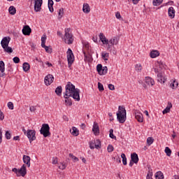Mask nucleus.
<instances>
[{"mask_svg": "<svg viewBox=\"0 0 179 179\" xmlns=\"http://www.w3.org/2000/svg\"><path fill=\"white\" fill-rule=\"evenodd\" d=\"M155 178L156 179H164V176L163 175V173H162V171H158L155 174Z\"/></svg>", "mask_w": 179, "mask_h": 179, "instance_id": "nucleus-31", "label": "nucleus"}, {"mask_svg": "<svg viewBox=\"0 0 179 179\" xmlns=\"http://www.w3.org/2000/svg\"><path fill=\"white\" fill-rule=\"evenodd\" d=\"M113 47H114V45H113L111 43L107 44V50H111V48H113Z\"/></svg>", "mask_w": 179, "mask_h": 179, "instance_id": "nucleus-60", "label": "nucleus"}, {"mask_svg": "<svg viewBox=\"0 0 179 179\" xmlns=\"http://www.w3.org/2000/svg\"><path fill=\"white\" fill-rule=\"evenodd\" d=\"M59 169L60 170H65V169H66V166L65 165V164H62L59 166Z\"/></svg>", "mask_w": 179, "mask_h": 179, "instance_id": "nucleus-58", "label": "nucleus"}, {"mask_svg": "<svg viewBox=\"0 0 179 179\" xmlns=\"http://www.w3.org/2000/svg\"><path fill=\"white\" fill-rule=\"evenodd\" d=\"M108 71V68H107V66H103L102 68L101 73L99 75H106Z\"/></svg>", "mask_w": 179, "mask_h": 179, "instance_id": "nucleus-38", "label": "nucleus"}, {"mask_svg": "<svg viewBox=\"0 0 179 179\" xmlns=\"http://www.w3.org/2000/svg\"><path fill=\"white\" fill-rule=\"evenodd\" d=\"M110 57V53L102 52H101V58L103 61H108V58Z\"/></svg>", "mask_w": 179, "mask_h": 179, "instance_id": "nucleus-25", "label": "nucleus"}, {"mask_svg": "<svg viewBox=\"0 0 179 179\" xmlns=\"http://www.w3.org/2000/svg\"><path fill=\"white\" fill-rule=\"evenodd\" d=\"M0 78H3L6 73H5V62L0 61Z\"/></svg>", "mask_w": 179, "mask_h": 179, "instance_id": "nucleus-14", "label": "nucleus"}, {"mask_svg": "<svg viewBox=\"0 0 179 179\" xmlns=\"http://www.w3.org/2000/svg\"><path fill=\"white\" fill-rule=\"evenodd\" d=\"M99 40L105 45H107V44L109 43L108 39H107V38L106 37V36H104V34L103 33L99 34Z\"/></svg>", "mask_w": 179, "mask_h": 179, "instance_id": "nucleus-15", "label": "nucleus"}, {"mask_svg": "<svg viewBox=\"0 0 179 179\" xmlns=\"http://www.w3.org/2000/svg\"><path fill=\"white\" fill-rule=\"evenodd\" d=\"M69 157H71V159H72L73 160H74L75 162H79V158L75 157L73 154L70 153V154H69Z\"/></svg>", "mask_w": 179, "mask_h": 179, "instance_id": "nucleus-50", "label": "nucleus"}, {"mask_svg": "<svg viewBox=\"0 0 179 179\" xmlns=\"http://www.w3.org/2000/svg\"><path fill=\"white\" fill-rule=\"evenodd\" d=\"M29 110H30L31 113H34V111H36V107H34V106H31V107L29 108Z\"/></svg>", "mask_w": 179, "mask_h": 179, "instance_id": "nucleus-63", "label": "nucleus"}, {"mask_svg": "<svg viewBox=\"0 0 179 179\" xmlns=\"http://www.w3.org/2000/svg\"><path fill=\"white\" fill-rule=\"evenodd\" d=\"M136 69L138 72H141V71H142V65H141V64H136Z\"/></svg>", "mask_w": 179, "mask_h": 179, "instance_id": "nucleus-54", "label": "nucleus"}, {"mask_svg": "<svg viewBox=\"0 0 179 179\" xmlns=\"http://www.w3.org/2000/svg\"><path fill=\"white\" fill-rule=\"evenodd\" d=\"M65 99V103L66 106H72V99H69V97Z\"/></svg>", "mask_w": 179, "mask_h": 179, "instance_id": "nucleus-44", "label": "nucleus"}, {"mask_svg": "<svg viewBox=\"0 0 179 179\" xmlns=\"http://www.w3.org/2000/svg\"><path fill=\"white\" fill-rule=\"evenodd\" d=\"M173 107V104L171 102H168V105L166 108L162 111L163 114H167V113H170V110Z\"/></svg>", "mask_w": 179, "mask_h": 179, "instance_id": "nucleus-24", "label": "nucleus"}, {"mask_svg": "<svg viewBox=\"0 0 179 179\" xmlns=\"http://www.w3.org/2000/svg\"><path fill=\"white\" fill-rule=\"evenodd\" d=\"M152 3L154 6H159V5L163 3V0H153Z\"/></svg>", "mask_w": 179, "mask_h": 179, "instance_id": "nucleus-35", "label": "nucleus"}, {"mask_svg": "<svg viewBox=\"0 0 179 179\" xmlns=\"http://www.w3.org/2000/svg\"><path fill=\"white\" fill-rule=\"evenodd\" d=\"M67 61L69 66H71L72 64H73V61H75V56H73V52L71 49H68L67 51Z\"/></svg>", "mask_w": 179, "mask_h": 179, "instance_id": "nucleus-7", "label": "nucleus"}, {"mask_svg": "<svg viewBox=\"0 0 179 179\" xmlns=\"http://www.w3.org/2000/svg\"><path fill=\"white\" fill-rule=\"evenodd\" d=\"M70 132L73 136H78L79 135V130L75 127H73L72 129H70Z\"/></svg>", "mask_w": 179, "mask_h": 179, "instance_id": "nucleus-23", "label": "nucleus"}, {"mask_svg": "<svg viewBox=\"0 0 179 179\" xmlns=\"http://www.w3.org/2000/svg\"><path fill=\"white\" fill-rule=\"evenodd\" d=\"M120 39L115 36L109 40V44H112V45H117Z\"/></svg>", "mask_w": 179, "mask_h": 179, "instance_id": "nucleus-22", "label": "nucleus"}, {"mask_svg": "<svg viewBox=\"0 0 179 179\" xmlns=\"http://www.w3.org/2000/svg\"><path fill=\"white\" fill-rule=\"evenodd\" d=\"M66 91L64 92V99H68V97H73L76 101H80V90L75 87V85L71 82H68L66 87Z\"/></svg>", "mask_w": 179, "mask_h": 179, "instance_id": "nucleus-1", "label": "nucleus"}, {"mask_svg": "<svg viewBox=\"0 0 179 179\" xmlns=\"http://www.w3.org/2000/svg\"><path fill=\"white\" fill-rule=\"evenodd\" d=\"M22 160L24 164H27V167H30V160H31V159L29 155H23Z\"/></svg>", "mask_w": 179, "mask_h": 179, "instance_id": "nucleus-18", "label": "nucleus"}, {"mask_svg": "<svg viewBox=\"0 0 179 179\" xmlns=\"http://www.w3.org/2000/svg\"><path fill=\"white\" fill-rule=\"evenodd\" d=\"M89 145H90V149H91L92 150H93V149H94L95 148V143H94V141H90L89 143Z\"/></svg>", "mask_w": 179, "mask_h": 179, "instance_id": "nucleus-48", "label": "nucleus"}, {"mask_svg": "<svg viewBox=\"0 0 179 179\" xmlns=\"http://www.w3.org/2000/svg\"><path fill=\"white\" fill-rule=\"evenodd\" d=\"M27 136L29 139V142H33L36 141V131L34 130H27Z\"/></svg>", "mask_w": 179, "mask_h": 179, "instance_id": "nucleus-8", "label": "nucleus"}, {"mask_svg": "<svg viewBox=\"0 0 179 179\" xmlns=\"http://www.w3.org/2000/svg\"><path fill=\"white\" fill-rule=\"evenodd\" d=\"M153 176V173L149 171L148 173L147 174V179H152V176Z\"/></svg>", "mask_w": 179, "mask_h": 179, "instance_id": "nucleus-57", "label": "nucleus"}, {"mask_svg": "<svg viewBox=\"0 0 179 179\" xmlns=\"http://www.w3.org/2000/svg\"><path fill=\"white\" fill-rule=\"evenodd\" d=\"M115 17H116L117 19H121V14L120 13V12H117V13H115Z\"/></svg>", "mask_w": 179, "mask_h": 179, "instance_id": "nucleus-61", "label": "nucleus"}, {"mask_svg": "<svg viewBox=\"0 0 179 179\" xmlns=\"http://www.w3.org/2000/svg\"><path fill=\"white\" fill-rule=\"evenodd\" d=\"M71 32L70 28H66L64 30V41L69 45H71L73 43V35H72V33Z\"/></svg>", "mask_w": 179, "mask_h": 179, "instance_id": "nucleus-4", "label": "nucleus"}, {"mask_svg": "<svg viewBox=\"0 0 179 179\" xmlns=\"http://www.w3.org/2000/svg\"><path fill=\"white\" fill-rule=\"evenodd\" d=\"M43 0H34V10L35 12H41Z\"/></svg>", "mask_w": 179, "mask_h": 179, "instance_id": "nucleus-9", "label": "nucleus"}, {"mask_svg": "<svg viewBox=\"0 0 179 179\" xmlns=\"http://www.w3.org/2000/svg\"><path fill=\"white\" fill-rule=\"evenodd\" d=\"M151 58H156L160 55V52L158 50H152L150 54Z\"/></svg>", "mask_w": 179, "mask_h": 179, "instance_id": "nucleus-26", "label": "nucleus"}, {"mask_svg": "<svg viewBox=\"0 0 179 179\" xmlns=\"http://www.w3.org/2000/svg\"><path fill=\"white\" fill-rule=\"evenodd\" d=\"M135 118L138 122H143V115L138 110H134Z\"/></svg>", "mask_w": 179, "mask_h": 179, "instance_id": "nucleus-10", "label": "nucleus"}, {"mask_svg": "<svg viewBox=\"0 0 179 179\" xmlns=\"http://www.w3.org/2000/svg\"><path fill=\"white\" fill-rule=\"evenodd\" d=\"M5 115H3L2 110H0V121H3Z\"/></svg>", "mask_w": 179, "mask_h": 179, "instance_id": "nucleus-56", "label": "nucleus"}, {"mask_svg": "<svg viewBox=\"0 0 179 179\" xmlns=\"http://www.w3.org/2000/svg\"><path fill=\"white\" fill-rule=\"evenodd\" d=\"M6 139H10V138H12V135L8 131H6Z\"/></svg>", "mask_w": 179, "mask_h": 179, "instance_id": "nucleus-55", "label": "nucleus"}, {"mask_svg": "<svg viewBox=\"0 0 179 179\" xmlns=\"http://www.w3.org/2000/svg\"><path fill=\"white\" fill-rule=\"evenodd\" d=\"M116 115L117 120L119 121L120 124H124V122L127 121V110H125V108L120 106Z\"/></svg>", "mask_w": 179, "mask_h": 179, "instance_id": "nucleus-2", "label": "nucleus"}, {"mask_svg": "<svg viewBox=\"0 0 179 179\" xmlns=\"http://www.w3.org/2000/svg\"><path fill=\"white\" fill-rule=\"evenodd\" d=\"M53 5H54V1L48 0V6L49 10H50V12H51V13H52V12H54V8L52 7Z\"/></svg>", "mask_w": 179, "mask_h": 179, "instance_id": "nucleus-27", "label": "nucleus"}, {"mask_svg": "<svg viewBox=\"0 0 179 179\" xmlns=\"http://www.w3.org/2000/svg\"><path fill=\"white\" fill-rule=\"evenodd\" d=\"M42 48H45L46 52H48L49 54H51L52 52V49L51 48L45 45V46H41Z\"/></svg>", "mask_w": 179, "mask_h": 179, "instance_id": "nucleus-41", "label": "nucleus"}, {"mask_svg": "<svg viewBox=\"0 0 179 179\" xmlns=\"http://www.w3.org/2000/svg\"><path fill=\"white\" fill-rule=\"evenodd\" d=\"M131 160L135 164H138V162H139V157H138V154H136V152H134L133 154H131Z\"/></svg>", "mask_w": 179, "mask_h": 179, "instance_id": "nucleus-17", "label": "nucleus"}, {"mask_svg": "<svg viewBox=\"0 0 179 179\" xmlns=\"http://www.w3.org/2000/svg\"><path fill=\"white\" fill-rule=\"evenodd\" d=\"M52 164H57L58 163V157H53L52 159Z\"/></svg>", "mask_w": 179, "mask_h": 179, "instance_id": "nucleus-52", "label": "nucleus"}, {"mask_svg": "<svg viewBox=\"0 0 179 179\" xmlns=\"http://www.w3.org/2000/svg\"><path fill=\"white\" fill-rule=\"evenodd\" d=\"M94 143H95V149L101 148V142L100 141V140L96 139V141H94Z\"/></svg>", "mask_w": 179, "mask_h": 179, "instance_id": "nucleus-33", "label": "nucleus"}, {"mask_svg": "<svg viewBox=\"0 0 179 179\" xmlns=\"http://www.w3.org/2000/svg\"><path fill=\"white\" fill-rule=\"evenodd\" d=\"M121 157L122 159L123 165L127 166V156L125 155V154L122 153Z\"/></svg>", "mask_w": 179, "mask_h": 179, "instance_id": "nucleus-37", "label": "nucleus"}, {"mask_svg": "<svg viewBox=\"0 0 179 179\" xmlns=\"http://www.w3.org/2000/svg\"><path fill=\"white\" fill-rule=\"evenodd\" d=\"M27 174V169H26V165L23 164L20 169H18V175L24 177Z\"/></svg>", "mask_w": 179, "mask_h": 179, "instance_id": "nucleus-12", "label": "nucleus"}, {"mask_svg": "<svg viewBox=\"0 0 179 179\" xmlns=\"http://www.w3.org/2000/svg\"><path fill=\"white\" fill-rule=\"evenodd\" d=\"M24 72H27L30 71V64L27 62H24L22 65Z\"/></svg>", "mask_w": 179, "mask_h": 179, "instance_id": "nucleus-28", "label": "nucleus"}, {"mask_svg": "<svg viewBox=\"0 0 179 179\" xmlns=\"http://www.w3.org/2000/svg\"><path fill=\"white\" fill-rule=\"evenodd\" d=\"M107 150L108 153H111V152H114V147L113 146V145H108Z\"/></svg>", "mask_w": 179, "mask_h": 179, "instance_id": "nucleus-46", "label": "nucleus"}, {"mask_svg": "<svg viewBox=\"0 0 179 179\" xmlns=\"http://www.w3.org/2000/svg\"><path fill=\"white\" fill-rule=\"evenodd\" d=\"M13 61L15 64H19L20 62V59L17 57H15L13 59Z\"/></svg>", "mask_w": 179, "mask_h": 179, "instance_id": "nucleus-51", "label": "nucleus"}, {"mask_svg": "<svg viewBox=\"0 0 179 179\" xmlns=\"http://www.w3.org/2000/svg\"><path fill=\"white\" fill-rule=\"evenodd\" d=\"M168 13H169V17H171V19H174V17L176 16V10H174V8L170 7L168 10Z\"/></svg>", "mask_w": 179, "mask_h": 179, "instance_id": "nucleus-19", "label": "nucleus"}, {"mask_svg": "<svg viewBox=\"0 0 179 179\" xmlns=\"http://www.w3.org/2000/svg\"><path fill=\"white\" fill-rule=\"evenodd\" d=\"M55 93L57 96H61L62 94V87L59 86L55 89Z\"/></svg>", "mask_w": 179, "mask_h": 179, "instance_id": "nucleus-32", "label": "nucleus"}, {"mask_svg": "<svg viewBox=\"0 0 179 179\" xmlns=\"http://www.w3.org/2000/svg\"><path fill=\"white\" fill-rule=\"evenodd\" d=\"M178 87V82L176 80H172L171 81V89H176Z\"/></svg>", "mask_w": 179, "mask_h": 179, "instance_id": "nucleus-29", "label": "nucleus"}, {"mask_svg": "<svg viewBox=\"0 0 179 179\" xmlns=\"http://www.w3.org/2000/svg\"><path fill=\"white\" fill-rule=\"evenodd\" d=\"M9 43H10V37L6 36L2 38L1 45L5 52H8V54H10L13 52V50L12 48L9 47Z\"/></svg>", "mask_w": 179, "mask_h": 179, "instance_id": "nucleus-3", "label": "nucleus"}, {"mask_svg": "<svg viewBox=\"0 0 179 179\" xmlns=\"http://www.w3.org/2000/svg\"><path fill=\"white\" fill-rule=\"evenodd\" d=\"M153 142H155V139H153V137H148L147 138V145L148 146H150V145H152V143H153Z\"/></svg>", "mask_w": 179, "mask_h": 179, "instance_id": "nucleus-39", "label": "nucleus"}, {"mask_svg": "<svg viewBox=\"0 0 179 179\" xmlns=\"http://www.w3.org/2000/svg\"><path fill=\"white\" fill-rule=\"evenodd\" d=\"M12 171H13V173H15V174H17V177H20V175H19V169L14 168L12 169Z\"/></svg>", "mask_w": 179, "mask_h": 179, "instance_id": "nucleus-53", "label": "nucleus"}, {"mask_svg": "<svg viewBox=\"0 0 179 179\" xmlns=\"http://www.w3.org/2000/svg\"><path fill=\"white\" fill-rule=\"evenodd\" d=\"M109 136L110 138H111V139H115V141H117V137L115 136H114V130L113 129H110L109 130Z\"/></svg>", "mask_w": 179, "mask_h": 179, "instance_id": "nucleus-36", "label": "nucleus"}, {"mask_svg": "<svg viewBox=\"0 0 179 179\" xmlns=\"http://www.w3.org/2000/svg\"><path fill=\"white\" fill-rule=\"evenodd\" d=\"M83 11L84 13H90V6H89V3H85L83 4Z\"/></svg>", "mask_w": 179, "mask_h": 179, "instance_id": "nucleus-21", "label": "nucleus"}, {"mask_svg": "<svg viewBox=\"0 0 179 179\" xmlns=\"http://www.w3.org/2000/svg\"><path fill=\"white\" fill-rule=\"evenodd\" d=\"M10 15H16V8L13 6H10L8 8Z\"/></svg>", "mask_w": 179, "mask_h": 179, "instance_id": "nucleus-30", "label": "nucleus"}, {"mask_svg": "<svg viewBox=\"0 0 179 179\" xmlns=\"http://www.w3.org/2000/svg\"><path fill=\"white\" fill-rule=\"evenodd\" d=\"M83 45H84V48L86 49V50H89V43H83Z\"/></svg>", "mask_w": 179, "mask_h": 179, "instance_id": "nucleus-62", "label": "nucleus"}, {"mask_svg": "<svg viewBox=\"0 0 179 179\" xmlns=\"http://www.w3.org/2000/svg\"><path fill=\"white\" fill-rule=\"evenodd\" d=\"M145 82L148 86H155V80L150 77H145Z\"/></svg>", "mask_w": 179, "mask_h": 179, "instance_id": "nucleus-20", "label": "nucleus"}, {"mask_svg": "<svg viewBox=\"0 0 179 179\" xmlns=\"http://www.w3.org/2000/svg\"><path fill=\"white\" fill-rule=\"evenodd\" d=\"M156 66H159V69H162V68H164V63L162 61L157 62Z\"/></svg>", "mask_w": 179, "mask_h": 179, "instance_id": "nucleus-43", "label": "nucleus"}, {"mask_svg": "<svg viewBox=\"0 0 179 179\" xmlns=\"http://www.w3.org/2000/svg\"><path fill=\"white\" fill-rule=\"evenodd\" d=\"M154 71H155V73H158L157 74L158 82H159V83H165L166 80H167V78L163 76V73H159L160 69H159L157 68H155Z\"/></svg>", "mask_w": 179, "mask_h": 179, "instance_id": "nucleus-6", "label": "nucleus"}, {"mask_svg": "<svg viewBox=\"0 0 179 179\" xmlns=\"http://www.w3.org/2000/svg\"><path fill=\"white\" fill-rule=\"evenodd\" d=\"M7 106H8L9 110H13V108H15V106H14V105H13V103L11 102V101L8 102V103H7Z\"/></svg>", "mask_w": 179, "mask_h": 179, "instance_id": "nucleus-47", "label": "nucleus"}, {"mask_svg": "<svg viewBox=\"0 0 179 179\" xmlns=\"http://www.w3.org/2000/svg\"><path fill=\"white\" fill-rule=\"evenodd\" d=\"M98 89L99 92H103L104 90V87L103 86V84L101 83H98Z\"/></svg>", "mask_w": 179, "mask_h": 179, "instance_id": "nucleus-49", "label": "nucleus"}, {"mask_svg": "<svg viewBox=\"0 0 179 179\" xmlns=\"http://www.w3.org/2000/svg\"><path fill=\"white\" fill-rule=\"evenodd\" d=\"M36 61H37V62L42 63V66L44 68V62L43 61H41V59H39L37 57H36Z\"/></svg>", "mask_w": 179, "mask_h": 179, "instance_id": "nucleus-64", "label": "nucleus"}, {"mask_svg": "<svg viewBox=\"0 0 179 179\" xmlns=\"http://www.w3.org/2000/svg\"><path fill=\"white\" fill-rule=\"evenodd\" d=\"M46 40H47V36L43 35V36L41 37V46L45 47Z\"/></svg>", "mask_w": 179, "mask_h": 179, "instance_id": "nucleus-42", "label": "nucleus"}, {"mask_svg": "<svg viewBox=\"0 0 179 179\" xmlns=\"http://www.w3.org/2000/svg\"><path fill=\"white\" fill-rule=\"evenodd\" d=\"M102 69H103V65H101V64L96 66V71L99 74L101 73Z\"/></svg>", "mask_w": 179, "mask_h": 179, "instance_id": "nucleus-45", "label": "nucleus"}, {"mask_svg": "<svg viewBox=\"0 0 179 179\" xmlns=\"http://www.w3.org/2000/svg\"><path fill=\"white\" fill-rule=\"evenodd\" d=\"M64 16V8H61L59 9L58 12V19L60 20V19H62V17Z\"/></svg>", "mask_w": 179, "mask_h": 179, "instance_id": "nucleus-34", "label": "nucleus"}, {"mask_svg": "<svg viewBox=\"0 0 179 179\" xmlns=\"http://www.w3.org/2000/svg\"><path fill=\"white\" fill-rule=\"evenodd\" d=\"M22 34L24 36H30L31 34V28L29 25L24 26L22 29Z\"/></svg>", "mask_w": 179, "mask_h": 179, "instance_id": "nucleus-13", "label": "nucleus"}, {"mask_svg": "<svg viewBox=\"0 0 179 179\" xmlns=\"http://www.w3.org/2000/svg\"><path fill=\"white\" fill-rule=\"evenodd\" d=\"M54 82V76L48 74L45 77V84L46 86H50Z\"/></svg>", "mask_w": 179, "mask_h": 179, "instance_id": "nucleus-11", "label": "nucleus"}, {"mask_svg": "<svg viewBox=\"0 0 179 179\" xmlns=\"http://www.w3.org/2000/svg\"><path fill=\"white\" fill-rule=\"evenodd\" d=\"M165 153L166 154V156L170 157L171 156V150L169 147L165 148Z\"/></svg>", "mask_w": 179, "mask_h": 179, "instance_id": "nucleus-40", "label": "nucleus"}, {"mask_svg": "<svg viewBox=\"0 0 179 179\" xmlns=\"http://www.w3.org/2000/svg\"><path fill=\"white\" fill-rule=\"evenodd\" d=\"M92 132L96 136L100 134V129L99 128V124L96 122L94 123Z\"/></svg>", "mask_w": 179, "mask_h": 179, "instance_id": "nucleus-16", "label": "nucleus"}, {"mask_svg": "<svg viewBox=\"0 0 179 179\" xmlns=\"http://www.w3.org/2000/svg\"><path fill=\"white\" fill-rule=\"evenodd\" d=\"M108 89H109L110 90H115V87H114V85L109 84V85H108Z\"/></svg>", "mask_w": 179, "mask_h": 179, "instance_id": "nucleus-59", "label": "nucleus"}, {"mask_svg": "<svg viewBox=\"0 0 179 179\" xmlns=\"http://www.w3.org/2000/svg\"><path fill=\"white\" fill-rule=\"evenodd\" d=\"M40 132L41 135H43L44 138L51 136V132H50V125H48V124H42Z\"/></svg>", "mask_w": 179, "mask_h": 179, "instance_id": "nucleus-5", "label": "nucleus"}]
</instances>
